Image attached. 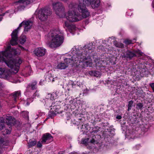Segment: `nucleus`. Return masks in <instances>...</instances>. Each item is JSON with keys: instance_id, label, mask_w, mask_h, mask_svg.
I'll return each instance as SVG.
<instances>
[{"instance_id": "obj_1", "label": "nucleus", "mask_w": 154, "mask_h": 154, "mask_svg": "<svg viewBox=\"0 0 154 154\" xmlns=\"http://www.w3.org/2000/svg\"><path fill=\"white\" fill-rule=\"evenodd\" d=\"M79 2L78 5L73 3L69 4V7L70 10L65 15L64 7L61 2H57L53 3V8L56 14L60 17L65 16L68 20L73 22L89 16L90 13L86 8V6L91 5L92 8H97L100 3V0H79Z\"/></svg>"}, {"instance_id": "obj_2", "label": "nucleus", "mask_w": 154, "mask_h": 154, "mask_svg": "<svg viewBox=\"0 0 154 154\" xmlns=\"http://www.w3.org/2000/svg\"><path fill=\"white\" fill-rule=\"evenodd\" d=\"M94 46L92 42L86 44L82 47L81 46L74 47L70 52L66 55L68 57L65 58L63 62L59 63L56 69H66L69 65L78 64L83 67H93L92 60L90 57L94 48Z\"/></svg>"}, {"instance_id": "obj_3", "label": "nucleus", "mask_w": 154, "mask_h": 154, "mask_svg": "<svg viewBox=\"0 0 154 154\" xmlns=\"http://www.w3.org/2000/svg\"><path fill=\"white\" fill-rule=\"evenodd\" d=\"M23 48L21 46H19L16 48H11L9 46L6 48L5 51L0 52V66L5 64L9 68H11L12 71H15V73L19 70V66L22 63V60L19 57H17L13 60V55H19L20 53V49Z\"/></svg>"}, {"instance_id": "obj_4", "label": "nucleus", "mask_w": 154, "mask_h": 154, "mask_svg": "<svg viewBox=\"0 0 154 154\" xmlns=\"http://www.w3.org/2000/svg\"><path fill=\"white\" fill-rule=\"evenodd\" d=\"M46 38L51 40L47 42L48 45L52 48H55L60 46L63 42V32L58 29L52 30L46 36Z\"/></svg>"}, {"instance_id": "obj_5", "label": "nucleus", "mask_w": 154, "mask_h": 154, "mask_svg": "<svg viewBox=\"0 0 154 154\" xmlns=\"http://www.w3.org/2000/svg\"><path fill=\"white\" fill-rule=\"evenodd\" d=\"M39 91L38 89V83L36 81H34L28 84L24 94L26 96L30 98H27L24 102V105H29L33 101V99L40 97Z\"/></svg>"}, {"instance_id": "obj_6", "label": "nucleus", "mask_w": 154, "mask_h": 154, "mask_svg": "<svg viewBox=\"0 0 154 154\" xmlns=\"http://www.w3.org/2000/svg\"><path fill=\"white\" fill-rule=\"evenodd\" d=\"M32 22L30 20L23 21L20 23L19 26L13 31L11 33L12 38L10 41L11 45H14L17 44V41L18 40V30L19 29L20 27L22 26L23 25H24L25 31H28L29 29L32 26Z\"/></svg>"}, {"instance_id": "obj_7", "label": "nucleus", "mask_w": 154, "mask_h": 154, "mask_svg": "<svg viewBox=\"0 0 154 154\" xmlns=\"http://www.w3.org/2000/svg\"><path fill=\"white\" fill-rule=\"evenodd\" d=\"M0 78L9 80L14 83L20 82L18 80H16L10 73V71L5 70L4 68H0Z\"/></svg>"}, {"instance_id": "obj_8", "label": "nucleus", "mask_w": 154, "mask_h": 154, "mask_svg": "<svg viewBox=\"0 0 154 154\" xmlns=\"http://www.w3.org/2000/svg\"><path fill=\"white\" fill-rule=\"evenodd\" d=\"M51 14V11L48 9H41L38 12L37 17L38 18L42 21L46 20L48 16Z\"/></svg>"}, {"instance_id": "obj_9", "label": "nucleus", "mask_w": 154, "mask_h": 154, "mask_svg": "<svg viewBox=\"0 0 154 154\" xmlns=\"http://www.w3.org/2000/svg\"><path fill=\"white\" fill-rule=\"evenodd\" d=\"M94 60L95 63L93 65L97 69H99L101 67H104L108 64V61L102 58H100L98 57H94Z\"/></svg>"}, {"instance_id": "obj_10", "label": "nucleus", "mask_w": 154, "mask_h": 154, "mask_svg": "<svg viewBox=\"0 0 154 154\" xmlns=\"http://www.w3.org/2000/svg\"><path fill=\"white\" fill-rule=\"evenodd\" d=\"M52 107L50 111L48 112L47 119L50 118L51 119L55 116L57 114L61 113L63 111V110L61 109V108L60 106H51Z\"/></svg>"}, {"instance_id": "obj_11", "label": "nucleus", "mask_w": 154, "mask_h": 154, "mask_svg": "<svg viewBox=\"0 0 154 154\" xmlns=\"http://www.w3.org/2000/svg\"><path fill=\"white\" fill-rule=\"evenodd\" d=\"M42 102L43 103H45L44 104V105H46L48 106L51 105V106H52L54 104V106H59L60 105H61L60 104L61 103V102L60 101H56V102L52 101L51 100H50V99L49 98V94H48L45 97V98L43 99Z\"/></svg>"}, {"instance_id": "obj_12", "label": "nucleus", "mask_w": 154, "mask_h": 154, "mask_svg": "<svg viewBox=\"0 0 154 154\" xmlns=\"http://www.w3.org/2000/svg\"><path fill=\"white\" fill-rule=\"evenodd\" d=\"M33 53L37 57H41L45 56L47 53V50L43 47H38L35 49Z\"/></svg>"}, {"instance_id": "obj_13", "label": "nucleus", "mask_w": 154, "mask_h": 154, "mask_svg": "<svg viewBox=\"0 0 154 154\" xmlns=\"http://www.w3.org/2000/svg\"><path fill=\"white\" fill-rule=\"evenodd\" d=\"M20 95L21 93L20 91H15L9 97L11 99L10 102L11 103V105H12L15 103Z\"/></svg>"}, {"instance_id": "obj_14", "label": "nucleus", "mask_w": 154, "mask_h": 154, "mask_svg": "<svg viewBox=\"0 0 154 154\" xmlns=\"http://www.w3.org/2000/svg\"><path fill=\"white\" fill-rule=\"evenodd\" d=\"M63 27L66 31H69L73 34H74V32L77 29L75 25L70 24L67 22H65Z\"/></svg>"}, {"instance_id": "obj_15", "label": "nucleus", "mask_w": 154, "mask_h": 154, "mask_svg": "<svg viewBox=\"0 0 154 154\" xmlns=\"http://www.w3.org/2000/svg\"><path fill=\"white\" fill-rule=\"evenodd\" d=\"M53 140V138L51 135L48 133L44 134L42 136L41 142L43 144H48Z\"/></svg>"}, {"instance_id": "obj_16", "label": "nucleus", "mask_w": 154, "mask_h": 154, "mask_svg": "<svg viewBox=\"0 0 154 154\" xmlns=\"http://www.w3.org/2000/svg\"><path fill=\"white\" fill-rule=\"evenodd\" d=\"M67 100H66V105H70V104H72L74 106H80L82 105H84L85 102L82 100H77L76 99H74L73 100H70L69 101V103H68L69 102L67 101ZM68 101L69 100H68Z\"/></svg>"}, {"instance_id": "obj_17", "label": "nucleus", "mask_w": 154, "mask_h": 154, "mask_svg": "<svg viewBox=\"0 0 154 154\" xmlns=\"http://www.w3.org/2000/svg\"><path fill=\"white\" fill-rule=\"evenodd\" d=\"M6 119V123L8 125L12 126L16 123V119L13 117L8 115L4 116Z\"/></svg>"}, {"instance_id": "obj_18", "label": "nucleus", "mask_w": 154, "mask_h": 154, "mask_svg": "<svg viewBox=\"0 0 154 154\" xmlns=\"http://www.w3.org/2000/svg\"><path fill=\"white\" fill-rule=\"evenodd\" d=\"M17 5H19V9L23 8L29 4L30 3V1L29 0H19L16 2Z\"/></svg>"}, {"instance_id": "obj_19", "label": "nucleus", "mask_w": 154, "mask_h": 154, "mask_svg": "<svg viewBox=\"0 0 154 154\" xmlns=\"http://www.w3.org/2000/svg\"><path fill=\"white\" fill-rule=\"evenodd\" d=\"M122 56L123 58L131 60L133 57H136V55L134 51H126V54H124Z\"/></svg>"}, {"instance_id": "obj_20", "label": "nucleus", "mask_w": 154, "mask_h": 154, "mask_svg": "<svg viewBox=\"0 0 154 154\" xmlns=\"http://www.w3.org/2000/svg\"><path fill=\"white\" fill-rule=\"evenodd\" d=\"M4 138L0 136V154L2 152L3 146H7L9 145V140L4 141Z\"/></svg>"}, {"instance_id": "obj_21", "label": "nucleus", "mask_w": 154, "mask_h": 154, "mask_svg": "<svg viewBox=\"0 0 154 154\" xmlns=\"http://www.w3.org/2000/svg\"><path fill=\"white\" fill-rule=\"evenodd\" d=\"M89 74L91 76L96 77H100L101 75L100 72L97 71H90L89 72Z\"/></svg>"}, {"instance_id": "obj_22", "label": "nucleus", "mask_w": 154, "mask_h": 154, "mask_svg": "<svg viewBox=\"0 0 154 154\" xmlns=\"http://www.w3.org/2000/svg\"><path fill=\"white\" fill-rule=\"evenodd\" d=\"M45 79L48 81L53 82L54 81V78H53L51 74L48 73H47L45 75Z\"/></svg>"}, {"instance_id": "obj_23", "label": "nucleus", "mask_w": 154, "mask_h": 154, "mask_svg": "<svg viewBox=\"0 0 154 154\" xmlns=\"http://www.w3.org/2000/svg\"><path fill=\"white\" fill-rule=\"evenodd\" d=\"M36 143L37 142L36 140H30L28 143V147L29 148L32 147L35 145Z\"/></svg>"}, {"instance_id": "obj_24", "label": "nucleus", "mask_w": 154, "mask_h": 154, "mask_svg": "<svg viewBox=\"0 0 154 154\" xmlns=\"http://www.w3.org/2000/svg\"><path fill=\"white\" fill-rule=\"evenodd\" d=\"M49 94V98L50 99V100H51L52 101L53 100H55V99L57 98V95L56 93Z\"/></svg>"}, {"instance_id": "obj_25", "label": "nucleus", "mask_w": 154, "mask_h": 154, "mask_svg": "<svg viewBox=\"0 0 154 154\" xmlns=\"http://www.w3.org/2000/svg\"><path fill=\"white\" fill-rule=\"evenodd\" d=\"M114 45L117 47L122 48L124 47V45L123 44L118 42L116 41L114 42Z\"/></svg>"}, {"instance_id": "obj_26", "label": "nucleus", "mask_w": 154, "mask_h": 154, "mask_svg": "<svg viewBox=\"0 0 154 154\" xmlns=\"http://www.w3.org/2000/svg\"><path fill=\"white\" fill-rule=\"evenodd\" d=\"M26 38L25 35H22L20 37L19 42L21 44H23L26 42Z\"/></svg>"}, {"instance_id": "obj_27", "label": "nucleus", "mask_w": 154, "mask_h": 154, "mask_svg": "<svg viewBox=\"0 0 154 154\" xmlns=\"http://www.w3.org/2000/svg\"><path fill=\"white\" fill-rule=\"evenodd\" d=\"M134 52L136 54V56H141L143 54V53L140 50H137Z\"/></svg>"}, {"instance_id": "obj_28", "label": "nucleus", "mask_w": 154, "mask_h": 154, "mask_svg": "<svg viewBox=\"0 0 154 154\" xmlns=\"http://www.w3.org/2000/svg\"><path fill=\"white\" fill-rule=\"evenodd\" d=\"M126 45H128L130 44L133 43L135 42L134 41H132L131 40L127 39L125 40L124 42Z\"/></svg>"}, {"instance_id": "obj_29", "label": "nucleus", "mask_w": 154, "mask_h": 154, "mask_svg": "<svg viewBox=\"0 0 154 154\" xmlns=\"http://www.w3.org/2000/svg\"><path fill=\"white\" fill-rule=\"evenodd\" d=\"M88 125L86 124L82 125L81 126V129H82V130L83 131H85V130L88 129Z\"/></svg>"}, {"instance_id": "obj_30", "label": "nucleus", "mask_w": 154, "mask_h": 154, "mask_svg": "<svg viewBox=\"0 0 154 154\" xmlns=\"http://www.w3.org/2000/svg\"><path fill=\"white\" fill-rule=\"evenodd\" d=\"M75 85L74 84V82L72 81L69 82L68 85V87L69 88L70 87L73 88Z\"/></svg>"}, {"instance_id": "obj_31", "label": "nucleus", "mask_w": 154, "mask_h": 154, "mask_svg": "<svg viewBox=\"0 0 154 154\" xmlns=\"http://www.w3.org/2000/svg\"><path fill=\"white\" fill-rule=\"evenodd\" d=\"M28 114L29 112L26 111H24L22 113V115L24 117H28Z\"/></svg>"}, {"instance_id": "obj_32", "label": "nucleus", "mask_w": 154, "mask_h": 154, "mask_svg": "<svg viewBox=\"0 0 154 154\" xmlns=\"http://www.w3.org/2000/svg\"><path fill=\"white\" fill-rule=\"evenodd\" d=\"M11 132V130H8V129H5L4 131L3 132V134L4 135L6 134H10Z\"/></svg>"}, {"instance_id": "obj_33", "label": "nucleus", "mask_w": 154, "mask_h": 154, "mask_svg": "<svg viewBox=\"0 0 154 154\" xmlns=\"http://www.w3.org/2000/svg\"><path fill=\"white\" fill-rule=\"evenodd\" d=\"M89 139L88 138L83 139L82 141V143L83 144L86 145L88 142L89 141Z\"/></svg>"}, {"instance_id": "obj_34", "label": "nucleus", "mask_w": 154, "mask_h": 154, "mask_svg": "<svg viewBox=\"0 0 154 154\" xmlns=\"http://www.w3.org/2000/svg\"><path fill=\"white\" fill-rule=\"evenodd\" d=\"M149 85L152 89L153 92H154V83H150L149 84Z\"/></svg>"}, {"instance_id": "obj_35", "label": "nucleus", "mask_w": 154, "mask_h": 154, "mask_svg": "<svg viewBox=\"0 0 154 154\" xmlns=\"http://www.w3.org/2000/svg\"><path fill=\"white\" fill-rule=\"evenodd\" d=\"M4 122V118L3 117H0V123H3Z\"/></svg>"}, {"instance_id": "obj_36", "label": "nucleus", "mask_w": 154, "mask_h": 154, "mask_svg": "<svg viewBox=\"0 0 154 154\" xmlns=\"http://www.w3.org/2000/svg\"><path fill=\"white\" fill-rule=\"evenodd\" d=\"M5 127L4 125L3 124H0V131L3 129Z\"/></svg>"}, {"instance_id": "obj_37", "label": "nucleus", "mask_w": 154, "mask_h": 154, "mask_svg": "<svg viewBox=\"0 0 154 154\" xmlns=\"http://www.w3.org/2000/svg\"><path fill=\"white\" fill-rule=\"evenodd\" d=\"M37 146L38 147H39V148H40L42 146V143H41L40 141H39L38 142Z\"/></svg>"}, {"instance_id": "obj_38", "label": "nucleus", "mask_w": 154, "mask_h": 154, "mask_svg": "<svg viewBox=\"0 0 154 154\" xmlns=\"http://www.w3.org/2000/svg\"><path fill=\"white\" fill-rule=\"evenodd\" d=\"M133 102L132 100L129 102L128 106H131L133 104Z\"/></svg>"}, {"instance_id": "obj_39", "label": "nucleus", "mask_w": 154, "mask_h": 154, "mask_svg": "<svg viewBox=\"0 0 154 154\" xmlns=\"http://www.w3.org/2000/svg\"><path fill=\"white\" fill-rule=\"evenodd\" d=\"M44 80L42 79L41 80L39 83V85H43V82Z\"/></svg>"}, {"instance_id": "obj_40", "label": "nucleus", "mask_w": 154, "mask_h": 154, "mask_svg": "<svg viewBox=\"0 0 154 154\" xmlns=\"http://www.w3.org/2000/svg\"><path fill=\"white\" fill-rule=\"evenodd\" d=\"M122 117L120 115H118L116 117V118L118 119H122Z\"/></svg>"}, {"instance_id": "obj_41", "label": "nucleus", "mask_w": 154, "mask_h": 154, "mask_svg": "<svg viewBox=\"0 0 154 154\" xmlns=\"http://www.w3.org/2000/svg\"><path fill=\"white\" fill-rule=\"evenodd\" d=\"M4 87L3 84L2 82H0V90L1 89Z\"/></svg>"}, {"instance_id": "obj_42", "label": "nucleus", "mask_w": 154, "mask_h": 154, "mask_svg": "<svg viewBox=\"0 0 154 154\" xmlns=\"http://www.w3.org/2000/svg\"><path fill=\"white\" fill-rule=\"evenodd\" d=\"M91 143H92L94 144L96 142L95 140L94 139H92L90 141Z\"/></svg>"}, {"instance_id": "obj_43", "label": "nucleus", "mask_w": 154, "mask_h": 154, "mask_svg": "<svg viewBox=\"0 0 154 154\" xmlns=\"http://www.w3.org/2000/svg\"><path fill=\"white\" fill-rule=\"evenodd\" d=\"M27 68L29 69V71H30V74H29V75H30L31 73V67L29 66H28V67H27Z\"/></svg>"}, {"instance_id": "obj_44", "label": "nucleus", "mask_w": 154, "mask_h": 154, "mask_svg": "<svg viewBox=\"0 0 154 154\" xmlns=\"http://www.w3.org/2000/svg\"><path fill=\"white\" fill-rule=\"evenodd\" d=\"M63 153H64V152L62 151L59 152L58 154H63Z\"/></svg>"}, {"instance_id": "obj_45", "label": "nucleus", "mask_w": 154, "mask_h": 154, "mask_svg": "<svg viewBox=\"0 0 154 154\" xmlns=\"http://www.w3.org/2000/svg\"><path fill=\"white\" fill-rule=\"evenodd\" d=\"M152 7L154 8V0H153L152 2Z\"/></svg>"}, {"instance_id": "obj_46", "label": "nucleus", "mask_w": 154, "mask_h": 154, "mask_svg": "<svg viewBox=\"0 0 154 154\" xmlns=\"http://www.w3.org/2000/svg\"><path fill=\"white\" fill-rule=\"evenodd\" d=\"M131 107L132 106H128V110H129L131 109Z\"/></svg>"}, {"instance_id": "obj_47", "label": "nucleus", "mask_w": 154, "mask_h": 154, "mask_svg": "<svg viewBox=\"0 0 154 154\" xmlns=\"http://www.w3.org/2000/svg\"><path fill=\"white\" fill-rule=\"evenodd\" d=\"M62 1H63L64 2H66L67 0H61Z\"/></svg>"}, {"instance_id": "obj_48", "label": "nucleus", "mask_w": 154, "mask_h": 154, "mask_svg": "<svg viewBox=\"0 0 154 154\" xmlns=\"http://www.w3.org/2000/svg\"><path fill=\"white\" fill-rule=\"evenodd\" d=\"M77 85H80V84L79 83V82H77Z\"/></svg>"}, {"instance_id": "obj_49", "label": "nucleus", "mask_w": 154, "mask_h": 154, "mask_svg": "<svg viewBox=\"0 0 154 154\" xmlns=\"http://www.w3.org/2000/svg\"><path fill=\"white\" fill-rule=\"evenodd\" d=\"M2 11L1 9L0 8V12H1Z\"/></svg>"}, {"instance_id": "obj_50", "label": "nucleus", "mask_w": 154, "mask_h": 154, "mask_svg": "<svg viewBox=\"0 0 154 154\" xmlns=\"http://www.w3.org/2000/svg\"><path fill=\"white\" fill-rule=\"evenodd\" d=\"M140 107H141L140 108V109H141V108L142 107V106H140Z\"/></svg>"}, {"instance_id": "obj_51", "label": "nucleus", "mask_w": 154, "mask_h": 154, "mask_svg": "<svg viewBox=\"0 0 154 154\" xmlns=\"http://www.w3.org/2000/svg\"><path fill=\"white\" fill-rule=\"evenodd\" d=\"M137 106H140V105H137Z\"/></svg>"}]
</instances>
